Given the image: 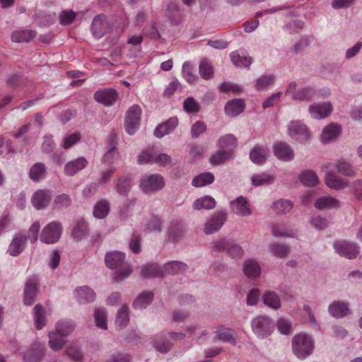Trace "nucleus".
Masks as SVG:
<instances>
[{
	"instance_id": "f257e3e1",
	"label": "nucleus",
	"mask_w": 362,
	"mask_h": 362,
	"mask_svg": "<svg viewBox=\"0 0 362 362\" xmlns=\"http://www.w3.org/2000/svg\"><path fill=\"white\" fill-rule=\"evenodd\" d=\"M74 327V323L71 320H59L55 327L56 332H52L49 334L50 348L54 351L62 349L65 344L64 337L70 334Z\"/></svg>"
},
{
	"instance_id": "f03ea898",
	"label": "nucleus",
	"mask_w": 362,
	"mask_h": 362,
	"mask_svg": "<svg viewBox=\"0 0 362 362\" xmlns=\"http://www.w3.org/2000/svg\"><path fill=\"white\" fill-rule=\"evenodd\" d=\"M315 349L313 337L306 333H298L292 339V350L299 359H305L312 354Z\"/></svg>"
},
{
	"instance_id": "7ed1b4c3",
	"label": "nucleus",
	"mask_w": 362,
	"mask_h": 362,
	"mask_svg": "<svg viewBox=\"0 0 362 362\" xmlns=\"http://www.w3.org/2000/svg\"><path fill=\"white\" fill-rule=\"evenodd\" d=\"M251 327L254 334L259 339H264L272 334L274 330V323L267 315H259L251 322Z\"/></svg>"
},
{
	"instance_id": "20e7f679",
	"label": "nucleus",
	"mask_w": 362,
	"mask_h": 362,
	"mask_svg": "<svg viewBox=\"0 0 362 362\" xmlns=\"http://www.w3.org/2000/svg\"><path fill=\"white\" fill-rule=\"evenodd\" d=\"M62 226L59 221H52L41 231L40 240L45 244H54L59 241L62 233Z\"/></svg>"
},
{
	"instance_id": "39448f33",
	"label": "nucleus",
	"mask_w": 362,
	"mask_h": 362,
	"mask_svg": "<svg viewBox=\"0 0 362 362\" xmlns=\"http://www.w3.org/2000/svg\"><path fill=\"white\" fill-rule=\"evenodd\" d=\"M165 186L163 177L159 174L143 176L140 180V188L146 194L155 193Z\"/></svg>"
},
{
	"instance_id": "423d86ee",
	"label": "nucleus",
	"mask_w": 362,
	"mask_h": 362,
	"mask_svg": "<svg viewBox=\"0 0 362 362\" xmlns=\"http://www.w3.org/2000/svg\"><path fill=\"white\" fill-rule=\"evenodd\" d=\"M297 84L296 82H291L288 84L285 94L291 96V99L296 101L312 100L317 94L316 90L312 87H305L297 90Z\"/></svg>"
},
{
	"instance_id": "0eeeda50",
	"label": "nucleus",
	"mask_w": 362,
	"mask_h": 362,
	"mask_svg": "<svg viewBox=\"0 0 362 362\" xmlns=\"http://www.w3.org/2000/svg\"><path fill=\"white\" fill-rule=\"evenodd\" d=\"M141 115V109L140 106L134 105L131 106L127 113L124 121V127L126 132L129 135H133L136 133L140 125Z\"/></svg>"
},
{
	"instance_id": "6e6552de",
	"label": "nucleus",
	"mask_w": 362,
	"mask_h": 362,
	"mask_svg": "<svg viewBox=\"0 0 362 362\" xmlns=\"http://www.w3.org/2000/svg\"><path fill=\"white\" fill-rule=\"evenodd\" d=\"M110 25L105 15L98 14L95 16L90 25V30L93 37L96 39L102 38L110 30Z\"/></svg>"
},
{
	"instance_id": "1a4fd4ad",
	"label": "nucleus",
	"mask_w": 362,
	"mask_h": 362,
	"mask_svg": "<svg viewBox=\"0 0 362 362\" xmlns=\"http://www.w3.org/2000/svg\"><path fill=\"white\" fill-rule=\"evenodd\" d=\"M227 218L226 213L217 211L207 220L204 225V232L206 235L213 234L218 231L223 226Z\"/></svg>"
},
{
	"instance_id": "9d476101",
	"label": "nucleus",
	"mask_w": 362,
	"mask_h": 362,
	"mask_svg": "<svg viewBox=\"0 0 362 362\" xmlns=\"http://www.w3.org/2000/svg\"><path fill=\"white\" fill-rule=\"evenodd\" d=\"M334 248L337 253L348 259L356 258L359 252V247L356 243L345 240L336 241Z\"/></svg>"
},
{
	"instance_id": "9b49d317",
	"label": "nucleus",
	"mask_w": 362,
	"mask_h": 362,
	"mask_svg": "<svg viewBox=\"0 0 362 362\" xmlns=\"http://www.w3.org/2000/svg\"><path fill=\"white\" fill-rule=\"evenodd\" d=\"M288 134L293 139L306 141L310 132L305 124L300 120L291 121L288 127Z\"/></svg>"
},
{
	"instance_id": "f8f14e48",
	"label": "nucleus",
	"mask_w": 362,
	"mask_h": 362,
	"mask_svg": "<svg viewBox=\"0 0 362 362\" xmlns=\"http://www.w3.org/2000/svg\"><path fill=\"white\" fill-rule=\"evenodd\" d=\"M166 16L172 25H177L183 21L184 9L178 3L170 1L167 5Z\"/></svg>"
},
{
	"instance_id": "ddd939ff",
	"label": "nucleus",
	"mask_w": 362,
	"mask_h": 362,
	"mask_svg": "<svg viewBox=\"0 0 362 362\" xmlns=\"http://www.w3.org/2000/svg\"><path fill=\"white\" fill-rule=\"evenodd\" d=\"M118 98V93L113 88H104L96 91L94 99L105 106L112 105Z\"/></svg>"
},
{
	"instance_id": "4468645a",
	"label": "nucleus",
	"mask_w": 362,
	"mask_h": 362,
	"mask_svg": "<svg viewBox=\"0 0 362 362\" xmlns=\"http://www.w3.org/2000/svg\"><path fill=\"white\" fill-rule=\"evenodd\" d=\"M27 235L22 233H18L14 235L9 244L7 252L13 257L18 256L21 254L26 247Z\"/></svg>"
},
{
	"instance_id": "2eb2a0df",
	"label": "nucleus",
	"mask_w": 362,
	"mask_h": 362,
	"mask_svg": "<svg viewBox=\"0 0 362 362\" xmlns=\"http://www.w3.org/2000/svg\"><path fill=\"white\" fill-rule=\"evenodd\" d=\"M325 182L332 189L340 190L348 186V181L336 175L333 169H326Z\"/></svg>"
},
{
	"instance_id": "dca6fc26",
	"label": "nucleus",
	"mask_w": 362,
	"mask_h": 362,
	"mask_svg": "<svg viewBox=\"0 0 362 362\" xmlns=\"http://www.w3.org/2000/svg\"><path fill=\"white\" fill-rule=\"evenodd\" d=\"M233 213L238 216H249L252 214L250 203L245 197L240 196L230 203Z\"/></svg>"
},
{
	"instance_id": "f3484780",
	"label": "nucleus",
	"mask_w": 362,
	"mask_h": 362,
	"mask_svg": "<svg viewBox=\"0 0 362 362\" xmlns=\"http://www.w3.org/2000/svg\"><path fill=\"white\" fill-rule=\"evenodd\" d=\"M74 297L80 305L92 303L95 299V293L87 286H78L74 291Z\"/></svg>"
},
{
	"instance_id": "a211bd4d",
	"label": "nucleus",
	"mask_w": 362,
	"mask_h": 362,
	"mask_svg": "<svg viewBox=\"0 0 362 362\" xmlns=\"http://www.w3.org/2000/svg\"><path fill=\"white\" fill-rule=\"evenodd\" d=\"M328 312L335 318H342L351 313L349 304L346 301L334 300L329 305Z\"/></svg>"
},
{
	"instance_id": "6ab92c4d",
	"label": "nucleus",
	"mask_w": 362,
	"mask_h": 362,
	"mask_svg": "<svg viewBox=\"0 0 362 362\" xmlns=\"http://www.w3.org/2000/svg\"><path fill=\"white\" fill-rule=\"evenodd\" d=\"M308 111L313 119H324L331 114L332 106L329 103H316L310 105Z\"/></svg>"
},
{
	"instance_id": "aec40b11",
	"label": "nucleus",
	"mask_w": 362,
	"mask_h": 362,
	"mask_svg": "<svg viewBox=\"0 0 362 362\" xmlns=\"http://www.w3.org/2000/svg\"><path fill=\"white\" fill-rule=\"evenodd\" d=\"M51 199L52 194L49 190L38 189L32 196L31 202L37 210H40L48 206Z\"/></svg>"
},
{
	"instance_id": "412c9836",
	"label": "nucleus",
	"mask_w": 362,
	"mask_h": 362,
	"mask_svg": "<svg viewBox=\"0 0 362 362\" xmlns=\"http://www.w3.org/2000/svg\"><path fill=\"white\" fill-rule=\"evenodd\" d=\"M45 345L36 342L23 356L24 362H40L45 356Z\"/></svg>"
},
{
	"instance_id": "4be33fe9",
	"label": "nucleus",
	"mask_w": 362,
	"mask_h": 362,
	"mask_svg": "<svg viewBox=\"0 0 362 362\" xmlns=\"http://www.w3.org/2000/svg\"><path fill=\"white\" fill-rule=\"evenodd\" d=\"M38 281L35 276L28 279L26 281L24 290V303L26 305H31L34 301L37 292Z\"/></svg>"
},
{
	"instance_id": "5701e85b",
	"label": "nucleus",
	"mask_w": 362,
	"mask_h": 362,
	"mask_svg": "<svg viewBox=\"0 0 362 362\" xmlns=\"http://www.w3.org/2000/svg\"><path fill=\"white\" fill-rule=\"evenodd\" d=\"M273 151L275 156L283 161H290L294 158V152L286 143L278 142L274 145Z\"/></svg>"
},
{
	"instance_id": "b1692460",
	"label": "nucleus",
	"mask_w": 362,
	"mask_h": 362,
	"mask_svg": "<svg viewBox=\"0 0 362 362\" xmlns=\"http://www.w3.org/2000/svg\"><path fill=\"white\" fill-rule=\"evenodd\" d=\"M334 168L339 173L345 176H353L354 175V170L351 165L344 160H338L334 163H327L323 165L322 169H332Z\"/></svg>"
},
{
	"instance_id": "393cba45",
	"label": "nucleus",
	"mask_w": 362,
	"mask_h": 362,
	"mask_svg": "<svg viewBox=\"0 0 362 362\" xmlns=\"http://www.w3.org/2000/svg\"><path fill=\"white\" fill-rule=\"evenodd\" d=\"M269 156V149L267 146H255L250 152L251 160L257 165L264 164Z\"/></svg>"
},
{
	"instance_id": "a878e982",
	"label": "nucleus",
	"mask_w": 362,
	"mask_h": 362,
	"mask_svg": "<svg viewBox=\"0 0 362 362\" xmlns=\"http://www.w3.org/2000/svg\"><path fill=\"white\" fill-rule=\"evenodd\" d=\"M178 124V119L173 117L168 119L166 122L160 124L154 130V135L157 138H162L166 134L171 133Z\"/></svg>"
},
{
	"instance_id": "bb28decb",
	"label": "nucleus",
	"mask_w": 362,
	"mask_h": 362,
	"mask_svg": "<svg viewBox=\"0 0 362 362\" xmlns=\"http://www.w3.org/2000/svg\"><path fill=\"white\" fill-rule=\"evenodd\" d=\"M221 341L224 343H229L232 345L237 344V340L233 336L232 329L228 327L220 326L216 332V336L213 339L214 342Z\"/></svg>"
},
{
	"instance_id": "cd10ccee",
	"label": "nucleus",
	"mask_w": 362,
	"mask_h": 362,
	"mask_svg": "<svg viewBox=\"0 0 362 362\" xmlns=\"http://www.w3.org/2000/svg\"><path fill=\"white\" fill-rule=\"evenodd\" d=\"M315 207L319 210L337 209L340 202L332 196H323L316 200Z\"/></svg>"
},
{
	"instance_id": "c85d7f7f",
	"label": "nucleus",
	"mask_w": 362,
	"mask_h": 362,
	"mask_svg": "<svg viewBox=\"0 0 362 362\" xmlns=\"http://www.w3.org/2000/svg\"><path fill=\"white\" fill-rule=\"evenodd\" d=\"M245 107L243 99H233L228 101L225 105V113L229 117H235L243 112Z\"/></svg>"
},
{
	"instance_id": "c756f323",
	"label": "nucleus",
	"mask_w": 362,
	"mask_h": 362,
	"mask_svg": "<svg viewBox=\"0 0 362 362\" xmlns=\"http://www.w3.org/2000/svg\"><path fill=\"white\" fill-rule=\"evenodd\" d=\"M250 180L252 185L257 187L272 185L275 181L276 177L267 172H262L253 174Z\"/></svg>"
},
{
	"instance_id": "7c9ffc66",
	"label": "nucleus",
	"mask_w": 362,
	"mask_h": 362,
	"mask_svg": "<svg viewBox=\"0 0 362 362\" xmlns=\"http://www.w3.org/2000/svg\"><path fill=\"white\" fill-rule=\"evenodd\" d=\"M87 160L84 157H79L68 162L64 167V173L68 176H73L87 165Z\"/></svg>"
},
{
	"instance_id": "2f4dec72",
	"label": "nucleus",
	"mask_w": 362,
	"mask_h": 362,
	"mask_svg": "<svg viewBox=\"0 0 362 362\" xmlns=\"http://www.w3.org/2000/svg\"><path fill=\"white\" fill-rule=\"evenodd\" d=\"M124 259V253L119 251H112L106 254L105 261L108 268L116 269L122 264Z\"/></svg>"
},
{
	"instance_id": "473e14b6",
	"label": "nucleus",
	"mask_w": 362,
	"mask_h": 362,
	"mask_svg": "<svg viewBox=\"0 0 362 362\" xmlns=\"http://www.w3.org/2000/svg\"><path fill=\"white\" fill-rule=\"evenodd\" d=\"M230 57L235 66L249 68L252 62V58L244 51H241V53L233 51L230 53Z\"/></svg>"
},
{
	"instance_id": "72a5a7b5",
	"label": "nucleus",
	"mask_w": 362,
	"mask_h": 362,
	"mask_svg": "<svg viewBox=\"0 0 362 362\" xmlns=\"http://www.w3.org/2000/svg\"><path fill=\"white\" fill-rule=\"evenodd\" d=\"M132 181V178L129 175H124L115 182V189L119 194L126 196L131 189Z\"/></svg>"
},
{
	"instance_id": "f704fd0d",
	"label": "nucleus",
	"mask_w": 362,
	"mask_h": 362,
	"mask_svg": "<svg viewBox=\"0 0 362 362\" xmlns=\"http://www.w3.org/2000/svg\"><path fill=\"white\" fill-rule=\"evenodd\" d=\"M36 33L33 30L17 29L11 33V38L13 42H28L33 39Z\"/></svg>"
},
{
	"instance_id": "c9c22d12",
	"label": "nucleus",
	"mask_w": 362,
	"mask_h": 362,
	"mask_svg": "<svg viewBox=\"0 0 362 362\" xmlns=\"http://www.w3.org/2000/svg\"><path fill=\"white\" fill-rule=\"evenodd\" d=\"M153 345L157 351L163 354L168 353L173 346L168 337L164 334H157L155 337Z\"/></svg>"
},
{
	"instance_id": "e433bc0d",
	"label": "nucleus",
	"mask_w": 362,
	"mask_h": 362,
	"mask_svg": "<svg viewBox=\"0 0 362 362\" xmlns=\"http://www.w3.org/2000/svg\"><path fill=\"white\" fill-rule=\"evenodd\" d=\"M243 272L248 278L255 279L260 276L261 267L256 261L247 259L243 264Z\"/></svg>"
},
{
	"instance_id": "4c0bfd02",
	"label": "nucleus",
	"mask_w": 362,
	"mask_h": 362,
	"mask_svg": "<svg viewBox=\"0 0 362 362\" xmlns=\"http://www.w3.org/2000/svg\"><path fill=\"white\" fill-rule=\"evenodd\" d=\"M141 274L144 279L157 278L163 276V271L156 264H147L143 266Z\"/></svg>"
},
{
	"instance_id": "58836bf2",
	"label": "nucleus",
	"mask_w": 362,
	"mask_h": 362,
	"mask_svg": "<svg viewBox=\"0 0 362 362\" xmlns=\"http://www.w3.org/2000/svg\"><path fill=\"white\" fill-rule=\"evenodd\" d=\"M217 146L221 149L230 151L233 153L237 146V139L232 134H228L221 136L217 141Z\"/></svg>"
},
{
	"instance_id": "ea45409f",
	"label": "nucleus",
	"mask_w": 362,
	"mask_h": 362,
	"mask_svg": "<svg viewBox=\"0 0 362 362\" xmlns=\"http://www.w3.org/2000/svg\"><path fill=\"white\" fill-rule=\"evenodd\" d=\"M187 269V265L182 262L172 261L164 264L163 271L164 274H182Z\"/></svg>"
},
{
	"instance_id": "a19ab883",
	"label": "nucleus",
	"mask_w": 362,
	"mask_h": 362,
	"mask_svg": "<svg viewBox=\"0 0 362 362\" xmlns=\"http://www.w3.org/2000/svg\"><path fill=\"white\" fill-rule=\"evenodd\" d=\"M339 127L336 124H331L324 128L320 140L323 144L329 143V141L335 139L339 135Z\"/></svg>"
},
{
	"instance_id": "79ce46f5",
	"label": "nucleus",
	"mask_w": 362,
	"mask_h": 362,
	"mask_svg": "<svg viewBox=\"0 0 362 362\" xmlns=\"http://www.w3.org/2000/svg\"><path fill=\"white\" fill-rule=\"evenodd\" d=\"M46 167L42 163H35L30 169L29 177L34 182H38L46 176Z\"/></svg>"
},
{
	"instance_id": "37998d69",
	"label": "nucleus",
	"mask_w": 362,
	"mask_h": 362,
	"mask_svg": "<svg viewBox=\"0 0 362 362\" xmlns=\"http://www.w3.org/2000/svg\"><path fill=\"white\" fill-rule=\"evenodd\" d=\"M110 209L109 202L107 199H101L95 204L93 208V216L96 218L103 219L107 216Z\"/></svg>"
},
{
	"instance_id": "c03bdc74",
	"label": "nucleus",
	"mask_w": 362,
	"mask_h": 362,
	"mask_svg": "<svg viewBox=\"0 0 362 362\" xmlns=\"http://www.w3.org/2000/svg\"><path fill=\"white\" fill-rule=\"evenodd\" d=\"M216 206L215 199L211 196H204L196 199L193 203V209L195 210L212 209Z\"/></svg>"
},
{
	"instance_id": "a18cd8bd",
	"label": "nucleus",
	"mask_w": 362,
	"mask_h": 362,
	"mask_svg": "<svg viewBox=\"0 0 362 362\" xmlns=\"http://www.w3.org/2000/svg\"><path fill=\"white\" fill-rule=\"evenodd\" d=\"M263 303L268 307L277 310L281 305V300L279 296L274 292L272 291H268L262 296Z\"/></svg>"
},
{
	"instance_id": "49530a36",
	"label": "nucleus",
	"mask_w": 362,
	"mask_h": 362,
	"mask_svg": "<svg viewBox=\"0 0 362 362\" xmlns=\"http://www.w3.org/2000/svg\"><path fill=\"white\" fill-rule=\"evenodd\" d=\"M233 154L230 151L219 148L218 151L211 156L209 160L211 165H221L233 157Z\"/></svg>"
},
{
	"instance_id": "de8ad7c7",
	"label": "nucleus",
	"mask_w": 362,
	"mask_h": 362,
	"mask_svg": "<svg viewBox=\"0 0 362 362\" xmlns=\"http://www.w3.org/2000/svg\"><path fill=\"white\" fill-rule=\"evenodd\" d=\"M129 321V309L127 305H124L117 312L115 319L117 329H122L125 327Z\"/></svg>"
},
{
	"instance_id": "09e8293b",
	"label": "nucleus",
	"mask_w": 362,
	"mask_h": 362,
	"mask_svg": "<svg viewBox=\"0 0 362 362\" xmlns=\"http://www.w3.org/2000/svg\"><path fill=\"white\" fill-rule=\"evenodd\" d=\"M293 203L284 199H281L272 204V209L276 214H286L293 209Z\"/></svg>"
},
{
	"instance_id": "8fccbe9b",
	"label": "nucleus",
	"mask_w": 362,
	"mask_h": 362,
	"mask_svg": "<svg viewBox=\"0 0 362 362\" xmlns=\"http://www.w3.org/2000/svg\"><path fill=\"white\" fill-rule=\"evenodd\" d=\"M214 179V176L211 173H203L192 180V185L195 187H201L213 183Z\"/></svg>"
},
{
	"instance_id": "3c124183",
	"label": "nucleus",
	"mask_w": 362,
	"mask_h": 362,
	"mask_svg": "<svg viewBox=\"0 0 362 362\" xmlns=\"http://www.w3.org/2000/svg\"><path fill=\"white\" fill-rule=\"evenodd\" d=\"M299 180L304 185L308 187H314L319 182L316 173L310 170L302 172L299 175Z\"/></svg>"
},
{
	"instance_id": "603ef678",
	"label": "nucleus",
	"mask_w": 362,
	"mask_h": 362,
	"mask_svg": "<svg viewBox=\"0 0 362 362\" xmlns=\"http://www.w3.org/2000/svg\"><path fill=\"white\" fill-rule=\"evenodd\" d=\"M33 310L35 327L41 329L46 325L45 310L39 304L36 305Z\"/></svg>"
},
{
	"instance_id": "864d4df0",
	"label": "nucleus",
	"mask_w": 362,
	"mask_h": 362,
	"mask_svg": "<svg viewBox=\"0 0 362 362\" xmlns=\"http://www.w3.org/2000/svg\"><path fill=\"white\" fill-rule=\"evenodd\" d=\"M153 298V294L151 292H145L140 294L134 300L133 307L135 309H144L151 303Z\"/></svg>"
},
{
	"instance_id": "5fc2aeb1",
	"label": "nucleus",
	"mask_w": 362,
	"mask_h": 362,
	"mask_svg": "<svg viewBox=\"0 0 362 362\" xmlns=\"http://www.w3.org/2000/svg\"><path fill=\"white\" fill-rule=\"evenodd\" d=\"M93 316L97 327L102 329H107V313L103 308H95Z\"/></svg>"
},
{
	"instance_id": "6e6d98bb",
	"label": "nucleus",
	"mask_w": 362,
	"mask_h": 362,
	"mask_svg": "<svg viewBox=\"0 0 362 362\" xmlns=\"http://www.w3.org/2000/svg\"><path fill=\"white\" fill-rule=\"evenodd\" d=\"M88 231V226L83 219H80L72 230V238L77 241L81 240Z\"/></svg>"
},
{
	"instance_id": "4d7b16f0",
	"label": "nucleus",
	"mask_w": 362,
	"mask_h": 362,
	"mask_svg": "<svg viewBox=\"0 0 362 362\" xmlns=\"http://www.w3.org/2000/svg\"><path fill=\"white\" fill-rule=\"evenodd\" d=\"M182 74L183 78L190 84L194 83L197 76L193 74L192 64L189 62H185L182 64Z\"/></svg>"
},
{
	"instance_id": "13d9d810",
	"label": "nucleus",
	"mask_w": 362,
	"mask_h": 362,
	"mask_svg": "<svg viewBox=\"0 0 362 362\" xmlns=\"http://www.w3.org/2000/svg\"><path fill=\"white\" fill-rule=\"evenodd\" d=\"M275 77L272 74L259 76L255 81V88L262 90L274 83Z\"/></svg>"
},
{
	"instance_id": "bf43d9fd",
	"label": "nucleus",
	"mask_w": 362,
	"mask_h": 362,
	"mask_svg": "<svg viewBox=\"0 0 362 362\" xmlns=\"http://www.w3.org/2000/svg\"><path fill=\"white\" fill-rule=\"evenodd\" d=\"M199 74L201 77L205 80L210 79L213 76V69L210 63L204 59L201 61L199 67Z\"/></svg>"
},
{
	"instance_id": "052dcab7",
	"label": "nucleus",
	"mask_w": 362,
	"mask_h": 362,
	"mask_svg": "<svg viewBox=\"0 0 362 362\" xmlns=\"http://www.w3.org/2000/svg\"><path fill=\"white\" fill-rule=\"evenodd\" d=\"M271 252L280 258L285 257L289 253V247L284 244H273L269 246Z\"/></svg>"
},
{
	"instance_id": "680f3d73",
	"label": "nucleus",
	"mask_w": 362,
	"mask_h": 362,
	"mask_svg": "<svg viewBox=\"0 0 362 362\" xmlns=\"http://www.w3.org/2000/svg\"><path fill=\"white\" fill-rule=\"evenodd\" d=\"M183 108L187 113H197L199 111L200 105L194 98L188 97L184 100Z\"/></svg>"
},
{
	"instance_id": "e2e57ef3",
	"label": "nucleus",
	"mask_w": 362,
	"mask_h": 362,
	"mask_svg": "<svg viewBox=\"0 0 362 362\" xmlns=\"http://www.w3.org/2000/svg\"><path fill=\"white\" fill-rule=\"evenodd\" d=\"M276 327L279 332L282 334L288 335L292 332L291 321L284 317H281L277 320Z\"/></svg>"
},
{
	"instance_id": "0e129e2a",
	"label": "nucleus",
	"mask_w": 362,
	"mask_h": 362,
	"mask_svg": "<svg viewBox=\"0 0 362 362\" xmlns=\"http://www.w3.org/2000/svg\"><path fill=\"white\" fill-rule=\"evenodd\" d=\"M155 151L152 149L144 150L138 158L139 164L154 163Z\"/></svg>"
},
{
	"instance_id": "69168bd1",
	"label": "nucleus",
	"mask_w": 362,
	"mask_h": 362,
	"mask_svg": "<svg viewBox=\"0 0 362 362\" xmlns=\"http://www.w3.org/2000/svg\"><path fill=\"white\" fill-rule=\"evenodd\" d=\"M71 204V199L68 194H62L57 196L54 200V206L57 209L69 207Z\"/></svg>"
},
{
	"instance_id": "338daca9",
	"label": "nucleus",
	"mask_w": 362,
	"mask_h": 362,
	"mask_svg": "<svg viewBox=\"0 0 362 362\" xmlns=\"http://www.w3.org/2000/svg\"><path fill=\"white\" fill-rule=\"evenodd\" d=\"M226 253L232 258H241L243 256L244 251L240 245L230 241Z\"/></svg>"
},
{
	"instance_id": "774afa93",
	"label": "nucleus",
	"mask_w": 362,
	"mask_h": 362,
	"mask_svg": "<svg viewBox=\"0 0 362 362\" xmlns=\"http://www.w3.org/2000/svg\"><path fill=\"white\" fill-rule=\"evenodd\" d=\"M59 21L63 25H70L76 18V13L73 10H63L59 13Z\"/></svg>"
}]
</instances>
